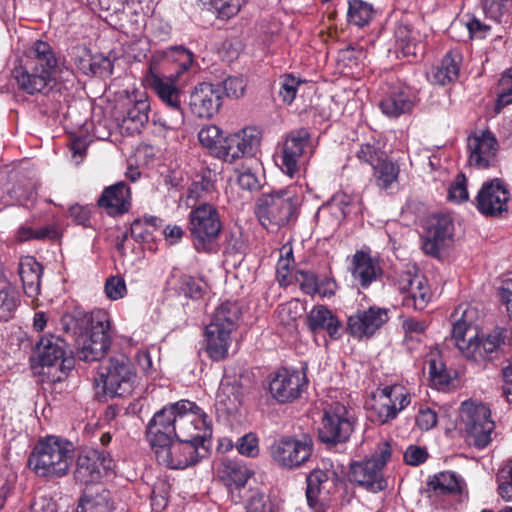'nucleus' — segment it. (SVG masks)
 Instances as JSON below:
<instances>
[{
	"label": "nucleus",
	"instance_id": "de8ad7c7",
	"mask_svg": "<svg viewBox=\"0 0 512 512\" xmlns=\"http://www.w3.org/2000/svg\"><path fill=\"white\" fill-rule=\"evenodd\" d=\"M20 303L19 293L13 287H5L0 290V320L11 319Z\"/></svg>",
	"mask_w": 512,
	"mask_h": 512
},
{
	"label": "nucleus",
	"instance_id": "7c9ffc66",
	"mask_svg": "<svg viewBox=\"0 0 512 512\" xmlns=\"http://www.w3.org/2000/svg\"><path fill=\"white\" fill-rule=\"evenodd\" d=\"M111 492L102 485L86 487L79 501L77 512H112Z\"/></svg>",
	"mask_w": 512,
	"mask_h": 512
},
{
	"label": "nucleus",
	"instance_id": "4d7b16f0",
	"mask_svg": "<svg viewBox=\"0 0 512 512\" xmlns=\"http://www.w3.org/2000/svg\"><path fill=\"white\" fill-rule=\"evenodd\" d=\"M247 512H272V504L268 496L264 493L256 491L249 497L247 505Z\"/></svg>",
	"mask_w": 512,
	"mask_h": 512
},
{
	"label": "nucleus",
	"instance_id": "72a5a7b5",
	"mask_svg": "<svg viewBox=\"0 0 512 512\" xmlns=\"http://www.w3.org/2000/svg\"><path fill=\"white\" fill-rule=\"evenodd\" d=\"M396 47L403 56H417L424 51L419 31L414 30L410 25L399 23L395 28Z\"/></svg>",
	"mask_w": 512,
	"mask_h": 512
},
{
	"label": "nucleus",
	"instance_id": "473e14b6",
	"mask_svg": "<svg viewBox=\"0 0 512 512\" xmlns=\"http://www.w3.org/2000/svg\"><path fill=\"white\" fill-rule=\"evenodd\" d=\"M462 56L457 50H451L441 60L440 64L432 69L431 81L435 84L446 85L455 81L459 76Z\"/></svg>",
	"mask_w": 512,
	"mask_h": 512
},
{
	"label": "nucleus",
	"instance_id": "8fccbe9b",
	"mask_svg": "<svg viewBox=\"0 0 512 512\" xmlns=\"http://www.w3.org/2000/svg\"><path fill=\"white\" fill-rule=\"evenodd\" d=\"M379 391L387 400H390V404H393L398 412L402 411L410 404V394L402 385L385 386Z\"/></svg>",
	"mask_w": 512,
	"mask_h": 512
},
{
	"label": "nucleus",
	"instance_id": "cd10ccee",
	"mask_svg": "<svg viewBox=\"0 0 512 512\" xmlns=\"http://www.w3.org/2000/svg\"><path fill=\"white\" fill-rule=\"evenodd\" d=\"M509 340V330L497 328L484 339L479 340L476 337L464 356L475 362L490 360L493 358V353L497 352Z\"/></svg>",
	"mask_w": 512,
	"mask_h": 512
},
{
	"label": "nucleus",
	"instance_id": "6e6d98bb",
	"mask_svg": "<svg viewBox=\"0 0 512 512\" xmlns=\"http://www.w3.org/2000/svg\"><path fill=\"white\" fill-rule=\"evenodd\" d=\"M80 64H82V69L88 68L93 74L110 75L113 71L112 61L110 60V58L103 55L93 56L89 60L87 65L84 64L82 60H80Z\"/></svg>",
	"mask_w": 512,
	"mask_h": 512
},
{
	"label": "nucleus",
	"instance_id": "20e7f679",
	"mask_svg": "<svg viewBox=\"0 0 512 512\" xmlns=\"http://www.w3.org/2000/svg\"><path fill=\"white\" fill-rule=\"evenodd\" d=\"M146 439L157 462L170 469L193 466L208 453L205 445L186 439H176L155 429H146Z\"/></svg>",
	"mask_w": 512,
	"mask_h": 512
},
{
	"label": "nucleus",
	"instance_id": "ea45409f",
	"mask_svg": "<svg viewBox=\"0 0 512 512\" xmlns=\"http://www.w3.org/2000/svg\"><path fill=\"white\" fill-rule=\"evenodd\" d=\"M355 156L361 163L368 164L373 168L380 161L385 160L387 155L380 141L371 138L358 146Z\"/></svg>",
	"mask_w": 512,
	"mask_h": 512
},
{
	"label": "nucleus",
	"instance_id": "13d9d810",
	"mask_svg": "<svg viewBox=\"0 0 512 512\" xmlns=\"http://www.w3.org/2000/svg\"><path fill=\"white\" fill-rule=\"evenodd\" d=\"M498 480V494L507 502L512 501V461L503 471Z\"/></svg>",
	"mask_w": 512,
	"mask_h": 512
},
{
	"label": "nucleus",
	"instance_id": "e433bc0d",
	"mask_svg": "<svg viewBox=\"0 0 512 512\" xmlns=\"http://www.w3.org/2000/svg\"><path fill=\"white\" fill-rule=\"evenodd\" d=\"M373 400L374 403L369 409V418L372 422L384 425L397 417L399 412L380 391L374 396Z\"/></svg>",
	"mask_w": 512,
	"mask_h": 512
},
{
	"label": "nucleus",
	"instance_id": "0eeeda50",
	"mask_svg": "<svg viewBox=\"0 0 512 512\" xmlns=\"http://www.w3.org/2000/svg\"><path fill=\"white\" fill-rule=\"evenodd\" d=\"M136 378V370L131 361L119 354L99 365L95 382L101 384L104 394L111 398L126 397L132 394Z\"/></svg>",
	"mask_w": 512,
	"mask_h": 512
},
{
	"label": "nucleus",
	"instance_id": "6ab92c4d",
	"mask_svg": "<svg viewBox=\"0 0 512 512\" xmlns=\"http://www.w3.org/2000/svg\"><path fill=\"white\" fill-rule=\"evenodd\" d=\"M397 285L403 294L402 304L407 308L423 310L432 297L427 280L421 274L403 272L397 280Z\"/></svg>",
	"mask_w": 512,
	"mask_h": 512
},
{
	"label": "nucleus",
	"instance_id": "a211bd4d",
	"mask_svg": "<svg viewBox=\"0 0 512 512\" xmlns=\"http://www.w3.org/2000/svg\"><path fill=\"white\" fill-rule=\"evenodd\" d=\"M293 203L282 194H263L255 208V214L264 227L286 224L293 214Z\"/></svg>",
	"mask_w": 512,
	"mask_h": 512
},
{
	"label": "nucleus",
	"instance_id": "0e129e2a",
	"mask_svg": "<svg viewBox=\"0 0 512 512\" xmlns=\"http://www.w3.org/2000/svg\"><path fill=\"white\" fill-rule=\"evenodd\" d=\"M222 86L228 97L239 98L244 94L245 82L241 77H228L223 81Z\"/></svg>",
	"mask_w": 512,
	"mask_h": 512
},
{
	"label": "nucleus",
	"instance_id": "69168bd1",
	"mask_svg": "<svg viewBox=\"0 0 512 512\" xmlns=\"http://www.w3.org/2000/svg\"><path fill=\"white\" fill-rule=\"evenodd\" d=\"M428 453L426 449L410 445L404 453V461L411 466H417L426 461Z\"/></svg>",
	"mask_w": 512,
	"mask_h": 512
},
{
	"label": "nucleus",
	"instance_id": "aec40b11",
	"mask_svg": "<svg viewBox=\"0 0 512 512\" xmlns=\"http://www.w3.org/2000/svg\"><path fill=\"white\" fill-rule=\"evenodd\" d=\"M150 103L146 96L127 98L118 111L119 127L128 134L139 133L149 121Z\"/></svg>",
	"mask_w": 512,
	"mask_h": 512
},
{
	"label": "nucleus",
	"instance_id": "b1692460",
	"mask_svg": "<svg viewBox=\"0 0 512 512\" xmlns=\"http://www.w3.org/2000/svg\"><path fill=\"white\" fill-rule=\"evenodd\" d=\"M416 102L414 91L406 85L399 84L389 88L380 100L379 108L387 117L398 118L403 114L411 113Z\"/></svg>",
	"mask_w": 512,
	"mask_h": 512
},
{
	"label": "nucleus",
	"instance_id": "5701e85b",
	"mask_svg": "<svg viewBox=\"0 0 512 512\" xmlns=\"http://www.w3.org/2000/svg\"><path fill=\"white\" fill-rule=\"evenodd\" d=\"M222 90L219 85L200 83L190 95V109L199 118H211L221 107Z\"/></svg>",
	"mask_w": 512,
	"mask_h": 512
},
{
	"label": "nucleus",
	"instance_id": "412c9836",
	"mask_svg": "<svg viewBox=\"0 0 512 512\" xmlns=\"http://www.w3.org/2000/svg\"><path fill=\"white\" fill-rule=\"evenodd\" d=\"M468 162L478 169H487L494 165L498 151V141L488 130L468 137Z\"/></svg>",
	"mask_w": 512,
	"mask_h": 512
},
{
	"label": "nucleus",
	"instance_id": "423d86ee",
	"mask_svg": "<svg viewBox=\"0 0 512 512\" xmlns=\"http://www.w3.org/2000/svg\"><path fill=\"white\" fill-rule=\"evenodd\" d=\"M37 350L39 367L34 370L43 384L62 382L74 368L75 360L68 352L67 343L58 336L42 337Z\"/></svg>",
	"mask_w": 512,
	"mask_h": 512
},
{
	"label": "nucleus",
	"instance_id": "f8f14e48",
	"mask_svg": "<svg viewBox=\"0 0 512 512\" xmlns=\"http://www.w3.org/2000/svg\"><path fill=\"white\" fill-rule=\"evenodd\" d=\"M454 222L448 214H433L423 223L421 247L425 254L439 257L453 243Z\"/></svg>",
	"mask_w": 512,
	"mask_h": 512
},
{
	"label": "nucleus",
	"instance_id": "7ed1b4c3",
	"mask_svg": "<svg viewBox=\"0 0 512 512\" xmlns=\"http://www.w3.org/2000/svg\"><path fill=\"white\" fill-rule=\"evenodd\" d=\"M73 459L74 448L70 441L46 436L35 444L27 465L39 477L56 479L69 473Z\"/></svg>",
	"mask_w": 512,
	"mask_h": 512
},
{
	"label": "nucleus",
	"instance_id": "9b49d317",
	"mask_svg": "<svg viewBox=\"0 0 512 512\" xmlns=\"http://www.w3.org/2000/svg\"><path fill=\"white\" fill-rule=\"evenodd\" d=\"M461 417L465 423L468 443L477 449L486 448L495 428L490 419V409L484 404L463 403Z\"/></svg>",
	"mask_w": 512,
	"mask_h": 512
},
{
	"label": "nucleus",
	"instance_id": "a19ab883",
	"mask_svg": "<svg viewBox=\"0 0 512 512\" xmlns=\"http://www.w3.org/2000/svg\"><path fill=\"white\" fill-rule=\"evenodd\" d=\"M507 201L506 194L503 198L498 194H477L476 197L477 208L485 216H500L507 211Z\"/></svg>",
	"mask_w": 512,
	"mask_h": 512
},
{
	"label": "nucleus",
	"instance_id": "79ce46f5",
	"mask_svg": "<svg viewBox=\"0 0 512 512\" xmlns=\"http://www.w3.org/2000/svg\"><path fill=\"white\" fill-rule=\"evenodd\" d=\"M250 476L251 473L249 469L244 465H240L239 463L232 460L223 462L221 478L225 481L226 485L243 487Z\"/></svg>",
	"mask_w": 512,
	"mask_h": 512
},
{
	"label": "nucleus",
	"instance_id": "c756f323",
	"mask_svg": "<svg viewBox=\"0 0 512 512\" xmlns=\"http://www.w3.org/2000/svg\"><path fill=\"white\" fill-rule=\"evenodd\" d=\"M352 277L362 288H368L381 275V268L376 260L363 251H356L352 260Z\"/></svg>",
	"mask_w": 512,
	"mask_h": 512
},
{
	"label": "nucleus",
	"instance_id": "37998d69",
	"mask_svg": "<svg viewBox=\"0 0 512 512\" xmlns=\"http://www.w3.org/2000/svg\"><path fill=\"white\" fill-rule=\"evenodd\" d=\"M223 137V131L213 124L203 126L198 132L199 143L213 157L216 156Z\"/></svg>",
	"mask_w": 512,
	"mask_h": 512
},
{
	"label": "nucleus",
	"instance_id": "5fc2aeb1",
	"mask_svg": "<svg viewBox=\"0 0 512 512\" xmlns=\"http://www.w3.org/2000/svg\"><path fill=\"white\" fill-rule=\"evenodd\" d=\"M428 327L425 320H418L415 318H406L402 322V328L405 332V341H419V337L423 335Z\"/></svg>",
	"mask_w": 512,
	"mask_h": 512
},
{
	"label": "nucleus",
	"instance_id": "603ef678",
	"mask_svg": "<svg viewBox=\"0 0 512 512\" xmlns=\"http://www.w3.org/2000/svg\"><path fill=\"white\" fill-rule=\"evenodd\" d=\"M246 2L247 0H210V5L218 18L230 19L238 14Z\"/></svg>",
	"mask_w": 512,
	"mask_h": 512
},
{
	"label": "nucleus",
	"instance_id": "ddd939ff",
	"mask_svg": "<svg viewBox=\"0 0 512 512\" xmlns=\"http://www.w3.org/2000/svg\"><path fill=\"white\" fill-rule=\"evenodd\" d=\"M261 132L255 127H246L235 133L224 135L215 156L232 164L243 157L254 156L259 149Z\"/></svg>",
	"mask_w": 512,
	"mask_h": 512
},
{
	"label": "nucleus",
	"instance_id": "58836bf2",
	"mask_svg": "<svg viewBox=\"0 0 512 512\" xmlns=\"http://www.w3.org/2000/svg\"><path fill=\"white\" fill-rule=\"evenodd\" d=\"M428 486L437 495L456 494L462 490V481L454 472L446 471L435 475Z\"/></svg>",
	"mask_w": 512,
	"mask_h": 512
},
{
	"label": "nucleus",
	"instance_id": "dca6fc26",
	"mask_svg": "<svg viewBox=\"0 0 512 512\" xmlns=\"http://www.w3.org/2000/svg\"><path fill=\"white\" fill-rule=\"evenodd\" d=\"M112 467L113 460L106 451L86 449L77 457L74 478L76 482L86 487H91V484L98 485L103 471H108Z\"/></svg>",
	"mask_w": 512,
	"mask_h": 512
},
{
	"label": "nucleus",
	"instance_id": "09e8293b",
	"mask_svg": "<svg viewBox=\"0 0 512 512\" xmlns=\"http://www.w3.org/2000/svg\"><path fill=\"white\" fill-rule=\"evenodd\" d=\"M426 363L428 365L431 380L438 385H448L451 381V374L447 370L440 356L431 354Z\"/></svg>",
	"mask_w": 512,
	"mask_h": 512
},
{
	"label": "nucleus",
	"instance_id": "a18cd8bd",
	"mask_svg": "<svg viewBox=\"0 0 512 512\" xmlns=\"http://www.w3.org/2000/svg\"><path fill=\"white\" fill-rule=\"evenodd\" d=\"M166 110L154 115L153 123L166 130H178L184 124V112L182 106L167 107Z\"/></svg>",
	"mask_w": 512,
	"mask_h": 512
},
{
	"label": "nucleus",
	"instance_id": "338daca9",
	"mask_svg": "<svg viewBox=\"0 0 512 512\" xmlns=\"http://www.w3.org/2000/svg\"><path fill=\"white\" fill-rule=\"evenodd\" d=\"M130 234L136 242L141 243L149 240L152 230L145 226L142 219L137 218L131 223Z\"/></svg>",
	"mask_w": 512,
	"mask_h": 512
},
{
	"label": "nucleus",
	"instance_id": "f03ea898",
	"mask_svg": "<svg viewBox=\"0 0 512 512\" xmlns=\"http://www.w3.org/2000/svg\"><path fill=\"white\" fill-rule=\"evenodd\" d=\"M57 63L53 48L47 42L37 40L30 48L25 64L14 68L12 75L23 92L47 94L55 84Z\"/></svg>",
	"mask_w": 512,
	"mask_h": 512
},
{
	"label": "nucleus",
	"instance_id": "4468645a",
	"mask_svg": "<svg viewBox=\"0 0 512 512\" xmlns=\"http://www.w3.org/2000/svg\"><path fill=\"white\" fill-rule=\"evenodd\" d=\"M272 459L282 468L295 469L305 464L313 452L310 437L296 438L284 436L273 443L270 448Z\"/></svg>",
	"mask_w": 512,
	"mask_h": 512
},
{
	"label": "nucleus",
	"instance_id": "9d476101",
	"mask_svg": "<svg viewBox=\"0 0 512 512\" xmlns=\"http://www.w3.org/2000/svg\"><path fill=\"white\" fill-rule=\"evenodd\" d=\"M355 427V418L343 404L336 402L325 409L319 439L326 444L345 443L349 440Z\"/></svg>",
	"mask_w": 512,
	"mask_h": 512
},
{
	"label": "nucleus",
	"instance_id": "4c0bfd02",
	"mask_svg": "<svg viewBox=\"0 0 512 512\" xmlns=\"http://www.w3.org/2000/svg\"><path fill=\"white\" fill-rule=\"evenodd\" d=\"M400 169L398 164L385 158L373 167V177L379 189H390L397 182Z\"/></svg>",
	"mask_w": 512,
	"mask_h": 512
},
{
	"label": "nucleus",
	"instance_id": "bf43d9fd",
	"mask_svg": "<svg viewBox=\"0 0 512 512\" xmlns=\"http://www.w3.org/2000/svg\"><path fill=\"white\" fill-rule=\"evenodd\" d=\"M237 450L241 455L255 457L259 453L258 439L252 434L242 436L237 443Z\"/></svg>",
	"mask_w": 512,
	"mask_h": 512
},
{
	"label": "nucleus",
	"instance_id": "2eb2a0df",
	"mask_svg": "<svg viewBox=\"0 0 512 512\" xmlns=\"http://www.w3.org/2000/svg\"><path fill=\"white\" fill-rule=\"evenodd\" d=\"M307 385L308 379L304 371L282 367L269 375V392L279 403L298 399Z\"/></svg>",
	"mask_w": 512,
	"mask_h": 512
},
{
	"label": "nucleus",
	"instance_id": "4be33fe9",
	"mask_svg": "<svg viewBox=\"0 0 512 512\" xmlns=\"http://www.w3.org/2000/svg\"><path fill=\"white\" fill-rule=\"evenodd\" d=\"M110 345L109 324L99 321L92 326L90 335L79 344L76 356L84 362L100 361L109 350Z\"/></svg>",
	"mask_w": 512,
	"mask_h": 512
},
{
	"label": "nucleus",
	"instance_id": "680f3d73",
	"mask_svg": "<svg viewBox=\"0 0 512 512\" xmlns=\"http://www.w3.org/2000/svg\"><path fill=\"white\" fill-rule=\"evenodd\" d=\"M105 292L108 298L118 300L126 294L125 281L120 277H112L106 281Z\"/></svg>",
	"mask_w": 512,
	"mask_h": 512
},
{
	"label": "nucleus",
	"instance_id": "864d4df0",
	"mask_svg": "<svg viewBox=\"0 0 512 512\" xmlns=\"http://www.w3.org/2000/svg\"><path fill=\"white\" fill-rule=\"evenodd\" d=\"M300 84L301 81L292 75H284L280 78L278 95L285 104L290 105L294 101Z\"/></svg>",
	"mask_w": 512,
	"mask_h": 512
},
{
	"label": "nucleus",
	"instance_id": "f3484780",
	"mask_svg": "<svg viewBox=\"0 0 512 512\" xmlns=\"http://www.w3.org/2000/svg\"><path fill=\"white\" fill-rule=\"evenodd\" d=\"M389 320V310L377 306L358 310L347 320V332L353 338H371Z\"/></svg>",
	"mask_w": 512,
	"mask_h": 512
},
{
	"label": "nucleus",
	"instance_id": "f704fd0d",
	"mask_svg": "<svg viewBox=\"0 0 512 512\" xmlns=\"http://www.w3.org/2000/svg\"><path fill=\"white\" fill-rule=\"evenodd\" d=\"M150 85L165 108L182 106L181 91L171 80L153 75Z\"/></svg>",
	"mask_w": 512,
	"mask_h": 512
},
{
	"label": "nucleus",
	"instance_id": "c85d7f7f",
	"mask_svg": "<svg viewBox=\"0 0 512 512\" xmlns=\"http://www.w3.org/2000/svg\"><path fill=\"white\" fill-rule=\"evenodd\" d=\"M306 324L311 332L325 331L334 340L339 339L342 335L341 321L324 305H316L310 310Z\"/></svg>",
	"mask_w": 512,
	"mask_h": 512
},
{
	"label": "nucleus",
	"instance_id": "1a4fd4ad",
	"mask_svg": "<svg viewBox=\"0 0 512 512\" xmlns=\"http://www.w3.org/2000/svg\"><path fill=\"white\" fill-rule=\"evenodd\" d=\"M222 230V222L217 209L207 203L200 204L189 214V231L198 252L212 251L213 243Z\"/></svg>",
	"mask_w": 512,
	"mask_h": 512
},
{
	"label": "nucleus",
	"instance_id": "39448f33",
	"mask_svg": "<svg viewBox=\"0 0 512 512\" xmlns=\"http://www.w3.org/2000/svg\"><path fill=\"white\" fill-rule=\"evenodd\" d=\"M241 310L236 302L226 301L217 307L205 328V351L213 361L228 357L231 334L237 328Z\"/></svg>",
	"mask_w": 512,
	"mask_h": 512
},
{
	"label": "nucleus",
	"instance_id": "c03bdc74",
	"mask_svg": "<svg viewBox=\"0 0 512 512\" xmlns=\"http://www.w3.org/2000/svg\"><path fill=\"white\" fill-rule=\"evenodd\" d=\"M373 13L374 10L371 4L362 0L349 1L347 16L350 23L363 27L372 20Z\"/></svg>",
	"mask_w": 512,
	"mask_h": 512
},
{
	"label": "nucleus",
	"instance_id": "49530a36",
	"mask_svg": "<svg viewBox=\"0 0 512 512\" xmlns=\"http://www.w3.org/2000/svg\"><path fill=\"white\" fill-rule=\"evenodd\" d=\"M163 57L171 62H174L178 65L179 71L177 74L183 73L187 71L194 62L193 53L185 48L184 46H171L165 49L163 52Z\"/></svg>",
	"mask_w": 512,
	"mask_h": 512
},
{
	"label": "nucleus",
	"instance_id": "a878e982",
	"mask_svg": "<svg viewBox=\"0 0 512 512\" xmlns=\"http://www.w3.org/2000/svg\"><path fill=\"white\" fill-rule=\"evenodd\" d=\"M306 482V500L309 508L313 512H326L330 505L328 474L315 469L307 476Z\"/></svg>",
	"mask_w": 512,
	"mask_h": 512
},
{
	"label": "nucleus",
	"instance_id": "f257e3e1",
	"mask_svg": "<svg viewBox=\"0 0 512 512\" xmlns=\"http://www.w3.org/2000/svg\"><path fill=\"white\" fill-rule=\"evenodd\" d=\"M146 429L165 432L176 439H186L205 445L212 428L205 413L189 400H180L157 411Z\"/></svg>",
	"mask_w": 512,
	"mask_h": 512
},
{
	"label": "nucleus",
	"instance_id": "e2e57ef3",
	"mask_svg": "<svg viewBox=\"0 0 512 512\" xmlns=\"http://www.w3.org/2000/svg\"><path fill=\"white\" fill-rule=\"evenodd\" d=\"M301 290L307 295H314L317 292L318 278L314 273L300 271L296 276Z\"/></svg>",
	"mask_w": 512,
	"mask_h": 512
},
{
	"label": "nucleus",
	"instance_id": "c9c22d12",
	"mask_svg": "<svg viewBox=\"0 0 512 512\" xmlns=\"http://www.w3.org/2000/svg\"><path fill=\"white\" fill-rule=\"evenodd\" d=\"M97 204L107 215L117 217L130 210L132 205L131 194H101Z\"/></svg>",
	"mask_w": 512,
	"mask_h": 512
},
{
	"label": "nucleus",
	"instance_id": "393cba45",
	"mask_svg": "<svg viewBox=\"0 0 512 512\" xmlns=\"http://www.w3.org/2000/svg\"><path fill=\"white\" fill-rule=\"evenodd\" d=\"M475 314L476 311L473 307L460 305L452 315L455 318L452 327V340L463 355L470 349V345L477 337V329L473 325Z\"/></svg>",
	"mask_w": 512,
	"mask_h": 512
},
{
	"label": "nucleus",
	"instance_id": "bb28decb",
	"mask_svg": "<svg viewBox=\"0 0 512 512\" xmlns=\"http://www.w3.org/2000/svg\"><path fill=\"white\" fill-rule=\"evenodd\" d=\"M310 133L305 128L291 131L282 148V170L292 176L298 170L299 159L310 141Z\"/></svg>",
	"mask_w": 512,
	"mask_h": 512
},
{
	"label": "nucleus",
	"instance_id": "774afa93",
	"mask_svg": "<svg viewBox=\"0 0 512 512\" xmlns=\"http://www.w3.org/2000/svg\"><path fill=\"white\" fill-rule=\"evenodd\" d=\"M237 185L239 189L247 192H255L260 188L257 177L251 172L241 173L237 178Z\"/></svg>",
	"mask_w": 512,
	"mask_h": 512
},
{
	"label": "nucleus",
	"instance_id": "052dcab7",
	"mask_svg": "<svg viewBox=\"0 0 512 512\" xmlns=\"http://www.w3.org/2000/svg\"><path fill=\"white\" fill-rule=\"evenodd\" d=\"M437 424V414L428 407L420 408L416 415V425L424 431H428Z\"/></svg>",
	"mask_w": 512,
	"mask_h": 512
},
{
	"label": "nucleus",
	"instance_id": "3c124183",
	"mask_svg": "<svg viewBox=\"0 0 512 512\" xmlns=\"http://www.w3.org/2000/svg\"><path fill=\"white\" fill-rule=\"evenodd\" d=\"M512 104V68L503 72L498 82L496 110L499 112L507 105Z\"/></svg>",
	"mask_w": 512,
	"mask_h": 512
},
{
	"label": "nucleus",
	"instance_id": "2f4dec72",
	"mask_svg": "<svg viewBox=\"0 0 512 512\" xmlns=\"http://www.w3.org/2000/svg\"><path fill=\"white\" fill-rule=\"evenodd\" d=\"M18 273L24 293L30 298H36L40 293L42 265L34 257L25 256L19 261Z\"/></svg>",
	"mask_w": 512,
	"mask_h": 512
},
{
	"label": "nucleus",
	"instance_id": "6e6552de",
	"mask_svg": "<svg viewBox=\"0 0 512 512\" xmlns=\"http://www.w3.org/2000/svg\"><path fill=\"white\" fill-rule=\"evenodd\" d=\"M391 446L388 442L381 443L375 453L367 459L354 462L350 467V480L364 487L367 491L377 493L383 491L387 482L382 470L391 458Z\"/></svg>",
	"mask_w": 512,
	"mask_h": 512
}]
</instances>
